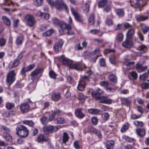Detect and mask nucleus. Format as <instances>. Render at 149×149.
Returning <instances> with one entry per match:
<instances>
[{"label": "nucleus", "mask_w": 149, "mask_h": 149, "mask_svg": "<svg viewBox=\"0 0 149 149\" xmlns=\"http://www.w3.org/2000/svg\"><path fill=\"white\" fill-rule=\"evenodd\" d=\"M134 33L135 31L134 29H130L127 33L126 38L128 39H132Z\"/></svg>", "instance_id": "4be33fe9"}, {"label": "nucleus", "mask_w": 149, "mask_h": 149, "mask_svg": "<svg viewBox=\"0 0 149 149\" xmlns=\"http://www.w3.org/2000/svg\"><path fill=\"white\" fill-rule=\"evenodd\" d=\"M61 127L59 125L54 126L52 125H48L44 127H43V130L46 134H51L57 131Z\"/></svg>", "instance_id": "7ed1b4c3"}, {"label": "nucleus", "mask_w": 149, "mask_h": 149, "mask_svg": "<svg viewBox=\"0 0 149 149\" xmlns=\"http://www.w3.org/2000/svg\"><path fill=\"white\" fill-rule=\"evenodd\" d=\"M131 76L134 79H136L138 77L137 73L134 71H132L131 73Z\"/></svg>", "instance_id": "052dcab7"}, {"label": "nucleus", "mask_w": 149, "mask_h": 149, "mask_svg": "<svg viewBox=\"0 0 149 149\" xmlns=\"http://www.w3.org/2000/svg\"><path fill=\"white\" fill-rule=\"evenodd\" d=\"M71 10L73 15L74 16L75 20L79 22H82L83 21L82 16L80 15L78 12L73 8L71 7Z\"/></svg>", "instance_id": "0eeeda50"}, {"label": "nucleus", "mask_w": 149, "mask_h": 149, "mask_svg": "<svg viewBox=\"0 0 149 149\" xmlns=\"http://www.w3.org/2000/svg\"><path fill=\"white\" fill-rule=\"evenodd\" d=\"M1 131L3 132V136L7 141L11 142L12 139L11 136L9 134L10 130L4 126H2L1 128Z\"/></svg>", "instance_id": "20e7f679"}, {"label": "nucleus", "mask_w": 149, "mask_h": 149, "mask_svg": "<svg viewBox=\"0 0 149 149\" xmlns=\"http://www.w3.org/2000/svg\"><path fill=\"white\" fill-rule=\"evenodd\" d=\"M47 117L46 116H43L40 119L41 123L43 125H46L48 123Z\"/></svg>", "instance_id": "e433bc0d"}, {"label": "nucleus", "mask_w": 149, "mask_h": 149, "mask_svg": "<svg viewBox=\"0 0 149 149\" xmlns=\"http://www.w3.org/2000/svg\"><path fill=\"white\" fill-rule=\"evenodd\" d=\"M139 62L136 64L135 68L139 72H143L147 69L148 68L147 66H143Z\"/></svg>", "instance_id": "1a4fd4ad"}, {"label": "nucleus", "mask_w": 149, "mask_h": 149, "mask_svg": "<svg viewBox=\"0 0 149 149\" xmlns=\"http://www.w3.org/2000/svg\"><path fill=\"white\" fill-rule=\"evenodd\" d=\"M61 61L65 65H68L69 66L72 63V61L66 58L64 56L62 55L61 56Z\"/></svg>", "instance_id": "4468645a"}, {"label": "nucleus", "mask_w": 149, "mask_h": 149, "mask_svg": "<svg viewBox=\"0 0 149 149\" xmlns=\"http://www.w3.org/2000/svg\"><path fill=\"white\" fill-rule=\"evenodd\" d=\"M43 1V0H35L34 4L36 6H39L41 5Z\"/></svg>", "instance_id": "3c124183"}, {"label": "nucleus", "mask_w": 149, "mask_h": 149, "mask_svg": "<svg viewBox=\"0 0 149 149\" xmlns=\"http://www.w3.org/2000/svg\"><path fill=\"white\" fill-rule=\"evenodd\" d=\"M49 75L50 77L53 79H55L57 75L53 70L50 71L49 72Z\"/></svg>", "instance_id": "603ef678"}, {"label": "nucleus", "mask_w": 149, "mask_h": 149, "mask_svg": "<svg viewBox=\"0 0 149 149\" xmlns=\"http://www.w3.org/2000/svg\"><path fill=\"white\" fill-rule=\"evenodd\" d=\"M57 121V124H62L65 123V121L64 119L62 118H58L55 120Z\"/></svg>", "instance_id": "c03bdc74"}, {"label": "nucleus", "mask_w": 149, "mask_h": 149, "mask_svg": "<svg viewBox=\"0 0 149 149\" xmlns=\"http://www.w3.org/2000/svg\"><path fill=\"white\" fill-rule=\"evenodd\" d=\"M131 6L134 8H139L141 7V6L140 3L138 1L135 3V6H134L132 4L131 5Z\"/></svg>", "instance_id": "69168bd1"}, {"label": "nucleus", "mask_w": 149, "mask_h": 149, "mask_svg": "<svg viewBox=\"0 0 149 149\" xmlns=\"http://www.w3.org/2000/svg\"><path fill=\"white\" fill-rule=\"evenodd\" d=\"M63 44V42L61 40H59L58 42L55 43L54 49L55 52L58 53L61 47Z\"/></svg>", "instance_id": "f8f14e48"}, {"label": "nucleus", "mask_w": 149, "mask_h": 149, "mask_svg": "<svg viewBox=\"0 0 149 149\" xmlns=\"http://www.w3.org/2000/svg\"><path fill=\"white\" fill-rule=\"evenodd\" d=\"M114 141L113 140L108 141L107 143L106 147L107 149L113 148L114 145Z\"/></svg>", "instance_id": "bb28decb"}, {"label": "nucleus", "mask_w": 149, "mask_h": 149, "mask_svg": "<svg viewBox=\"0 0 149 149\" xmlns=\"http://www.w3.org/2000/svg\"><path fill=\"white\" fill-rule=\"evenodd\" d=\"M75 113L76 116L80 119L83 118L85 116V114L82 112L81 109L80 108L76 109L75 111Z\"/></svg>", "instance_id": "2eb2a0df"}, {"label": "nucleus", "mask_w": 149, "mask_h": 149, "mask_svg": "<svg viewBox=\"0 0 149 149\" xmlns=\"http://www.w3.org/2000/svg\"><path fill=\"white\" fill-rule=\"evenodd\" d=\"M122 103L125 105L128 106L130 103V101L128 98H121Z\"/></svg>", "instance_id": "72a5a7b5"}, {"label": "nucleus", "mask_w": 149, "mask_h": 149, "mask_svg": "<svg viewBox=\"0 0 149 149\" xmlns=\"http://www.w3.org/2000/svg\"><path fill=\"white\" fill-rule=\"evenodd\" d=\"M117 77L114 74H111L109 77V80L111 83L115 84L117 81Z\"/></svg>", "instance_id": "5701e85b"}, {"label": "nucleus", "mask_w": 149, "mask_h": 149, "mask_svg": "<svg viewBox=\"0 0 149 149\" xmlns=\"http://www.w3.org/2000/svg\"><path fill=\"white\" fill-rule=\"evenodd\" d=\"M129 127V125L128 123H126L121 128L120 131L122 133L124 132L128 129Z\"/></svg>", "instance_id": "2f4dec72"}, {"label": "nucleus", "mask_w": 149, "mask_h": 149, "mask_svg": "<svg viewBox=\"0 0 149 149\" xmlns=\"http://www.w3.org/2000/svg\"><path fill=\"white\" fill-rule=\"evenodd\" d=\"M47 1L50 5L55 6L59 10H61L64 8L67 12L68 11V6L64 0H56L54 2L52 0H47Z\"/></svg>", "instance_id": "f257e3e1"}, {"label": "nucleus", "mask_w": 149, "mask_h": 149, "mask_svg": "<svg viewBox=\"0 0 149 149\" xmlns=\"http://www.w3.org/2000/svg\"><path fill=\"white\" fill-rule=\"evenodd\" d=\"M86 87V84L84 81H80L78 85L77 88L78 90L83 91Z\"/></svg>", "instance_id": "a211bd4d"}, {"label": "nucleus", "mask_w": 149, "mask_h": 149, "mask_svg": "<svg viewBox=\"0 0 149 149\" xmlns=\"http://www.w3.org/2000/svg\"><path fill=\"white\" fill-rule=\"evenodd\" d=\"M35 66V65L33 64L29 65L27 67V70H28L29 71L31 70Z\"/></svg>", "instance_id": "338daca9"}, {"label": "nucleus", "mask_w": 149, "mask_h": 149, "mask_svg": "<svg viewBox=\"0 0 149 149\" xmlns=\"http://www.w3.org/2000/svg\"><path fill=\"white\" fill-rule=\"evenodd\" d=\"M54 32V30L52 29H51L43 33L42 35L44 36H49L52 35Z\"/></svg>", "instance_id": "393cba45"}, {"label": "nucleus", "mask_w": 149, "mask_h": 149, "mask_svg": "<svg viewBox=\"0 0 149 149\" xmlns=\"http://www.w3.org/2000/svg\"><path fill=\"white\" fill-rule=\"evenodd\" d=\"M41 72V69H37L33 71L31 74V75L32 77V79L34 80L35 79H36L38 75Z\"/></svg>", "instance_id": "dca6fc26"}, {"label": "nucleus", "mask_w": 149, "mask_h": 149, "mask_svg": "<svg viewBox=\"0 0 149 149\" xmlns=\"http://www.w3.org/2000/svg\"><path fill=\"white\" fill-rule=\"evenodd\" d=\"M48 137L47 136H44L43 135H39L37 138V140L38 142H43L48 141Z\"/></svg>", "instance_id": "aec40b11"}, {"label": "nucleus", "mask_w": 149, "mask_h": 149, "mask_svg": "<svg viewBox=\"0 0 149 149\" xmlns=\"http://www.w3.org/2000/svg\"><path fill=\"white\" fill-rule=\"evenodd\" d=\"M105 23L107 25L110 26L113 24V21L111 19H108L106 20Z\"/></svg>", "instance_id": "4d7b16f0"}, {"label": "nucleus", "mask_w": 149, "mask_h": 149, "mask_svg": "<svg viewBox=\"0 0 149 149\" xmlns=\"http://www.w3.org/2000/svg\"><path fill=\"white\" fill-rule=\"evenodd\" d=\"M24 124L30 126L32 127L34 125V123L32 120H24L23 121Z\"/></svg>", "instance_id": "37998d69"}, {"label": "nucleus", "mask_w": 149, "mask_h": 149, "mask_svg": "<svg viewBox=\"0 0 149 149\" xmlns=\"http://www.w3.org/2000/svg\"><path fill=\"white\" fill-rule=\"evenodd\" d=\"M2 19L4 24L7 26H10L11 24V22L9 19L6 16H3Z\"/></svg>", "instance_id": "cd10ccee"}, {"label": "nucleus", "mask_w": 149, "mask_h": 149, "mask_svg": "<svg viewBox=\"0 0 149 149\" xmlns=\"http://www.w3.org/2000/svg\"><path fill=\"white\" fill-rule=\"evenodd\" d=\"M130 39H128L126 38L125 41L122 43L123 46L125 48H130L133 45L134 43Z\"/></svg>", "instance_id": "9b49d317"}, {"label": "nucleus", "mask_w": 149, "mask_h": 149, "mask_svg": "<svg viewBox=\"0 0 149 149\" xmlns=\"http://www.w3.org/2000/svg\"><path fill=\"white\" fill-rule=\"evenodd\" d=\"M61 98V94L59 93H53L52 96V100L54 101L59 100Z\"/></svg>", "instance_id": "6ab92c4d"}, {"label": "nucleus", "mask_w": 149, "mask_h": 149, "mask_svg": "<svg viewBox=\"0 0 149 149\" xmlns=\"http://www.w3.org/2000/svg\"><path fill=\"white\" fill-rule=\"evenodd\" d=\"M91 122L93 125H96L97 124L98 120L96 117H93L91 118Z\"/></svg>", "instance_id": "864d4df0"}, {"label": "nucleus", "mask_w": 149, "mask_h": 149, "mask_svg": "<svg viewBox=\"0 0 149 149\" xmlns=\"http://www.w3.org/2000/svg\"><path fill=\"white\" fill-rule=\"evenodd\" d=\"M83 10L84 12L87 13L89 10V5L87 3L85 4V6L84 7Z\"/></svg>", "instance_id": "6e6d98bb"}, {"label": "nucleus", "mask_w": 149, "mask_h": 149, "mask_svg": "<svg viewBox=\"0 0 149 149\" xmlns=\"http://www.w3.org/2000/svg\"><path fill=\"white\" fill-rule=\"evenodd\" d=\"M91 94L93 97L98 100H99L100 97H101L100 96V95L96 91L95 92L94 91H92Z\"/></svg>", "instance_id": "79ce46f5"}, {"label": "nucleus", "mask_w": 149, "mask_h": 149, "mask_svg": "<svg viewBox=\"0 0 149 149\" xmlns=\"http://www.w3.org/2000/svg\"><path fill=\"white\" fill-rule=\"evenodd\" d=\"M141 85V88H143L147 89L149 88V84L147 83H142Z\"/></svg>", "instance_id": "8fccbe9b"}, {"label": "nucleus", "mask_w": 149, "mask_h": 149, "mask_svg": "<svg viewBox=\"0 0 149 149\" xmlns=\"http://www.w3.org/2000/svg\"><path fill=\"white\" fill-rule=\"evenodd\" d=\"M116 13L119 17L123 16L124 15V12L122 9H118L116 10Z\"/></svg>", "instance_id": "c9c22d12"}, {"label": "nucleus", "mask_w": 149, "mask_h": 149, "mask_svg": "<svg viewBox=\"0 0 149 149\" xmlns=\"http://www.w3.org/2000/svg\"><path fill=\"white\" fill-rule=\"evenodd\" d=\"M100 65L102 66H104L106 64L105 60L103 58H102L100 59Z\"/></svg>", "instance_id": "0e129e2a"}, {"label": "nucleus", "mask_w": 149, "mask_h": 149, "mask_svg": "<svg viewBox=\"0 0 149 149\" xmlns=\"http://www.w3.org/2000/svg\"><path fill=\"white\" fill-rule=\"evenodd\" d=\"M25 19L27 22L28 25L30 27L33 26L36 23L34 17L31 15L28 14L25 15Z\"/></svg>", "instance_id": "423d86ee"}, {"label": "nucleus", "mask_w": 149, "mask_h": 149, "mask_svg": "<svg viewBox=\"0 0 149 149\" xmlns=\"http://www.w3.org/2000/svg\"><path fill=\"white\" fill-rule=\"evenodd\" d=\"M100 50L99 48H97L95 49L94 51L91 53V54L93 55H95L96 54H98L100 53Z\"/></svg>", "instance_id": "680f3d73"}, {"label": "nucleus", "mask_w": 149, "mask_h": 149, "mask_svg": "<svg viewBox=\"0 0 149 149\" xmlns=\"http://www.w3.org/2000/svg\"><path fill=\"white\" fill-rule=\"evenodd\" d=\"M74 147L77 149H79L80 148V146L79 144V141H76L74 143Z\"/></svg>", "instance_id": "e2e57ef3"}, {"label": "nucleus", "mask_w": 149, "mask_h": 149, "mask_svg": "<svg viewBox=\"0 0 149 149\" xmlns=\"http://www.w3.org/2000/svg\"><path fill=\"white\" fill-rule=\"evenodd\" d=\"M30 106L28 103H24L21 104L20 106V109L21 112L23 113H26L30 109Z\"/></svg>", "instance_id": "6e6552de"}, {"label": "nucleus", "mask_w": 149, "mask_h": 149, "mask_svg": "<svg viewBox=\"0 0 149 149\" xmlns=\"http://www.w3.org/2000/svg\"><path fill=\"white\" fill-rule=\"evenodd\" d=\"M107 1L106 0H102L98 3V6L99 7H102L105 6L107 3Z\"/></svg>", "instance_id": "ea45409f"}, {"label": "nucleus", "mask_w": 149, "mask_h": 149, "mask_svg": "<svg viewBox=\"0 0 149 149\" xmlns=\"http://www.w3.org/2000/svg\"><path fill=\"white\" fill-rule=\"evenodd\" d=\"M51 112L48 120L50 122L54 120L55 116H58L61 113V111L59 110L56 111L52 110L51 111Z\"/></svg>", "instance_id": "ddd939ff"}, {"label": "nucleus", "mask_w": 149, "mask_h": 149, "mask_svg": "<svg viewBox=\"0 0 149 149\" xmlns=\"http://www.w3.org/2000/svg\"><path fill=\"white\" fill-rule=\"evenodd\" d=\"M88 22L90 25H93L94 23V16L93 13L91 14L88 17Z\"/></svg>", "instance_id": "c85d7f7f"}, {"label": "nucleus", "mask_w": 149, "mask_h": 149, "mask_svg": "<svg viewBox=\"0 0 149 149\" xmlns=\"http://www.w3.org/2000/svg\"><path fill=\"white\" fill-rule=\"evenodd\" d=\"M69 67L71 68L75 69V70H81V66L80 65L78 64H74L72 63L70 65Z\"/></svg>", "instance_id": "a878e982"}, {"label": "nucleus", "mask_w": 149, "mask_h": 149, "mask_svg": "<svg viewBox=\"0 0 149 149\" xmlns=\"http://www.w3.org/2000/svg\"><path fill=\"white\" fill-rule=\"evenodd\" d=\"M15 105L13 103L9 102H6V108L9 110L11 109Z\"/></svg>", "instance_id": "58836bf2"}, {"label": "nucleus", "mask_w": 149, "mask_h": 149, "mask_svg": "<svg viewBox=\"0 0 149 149\" xmlns=\"http://www.w3.org/2000/svg\"><path fill=\"white\" fill-rule=\"evenodd\" d=\"M100 84L102 86H108V83L107 81H102Z\"/></svg>", "instance_id": "774afa93"}, {"label": "nucleus", "mask_w": 149, "mask_h": 149, "mask_svg": "<svg viewBox=\"0 0 149 149\" xmlns=\"http://www.w3.org/2000/svg\"><path fill=\"white\" fill-rule=\"evenodd\" d=\"M93 131L99 138H102L101 134L99 130L96 129H94L93 130Z\"/></svg>", "instance_id": "49530a36"}, {"label": "nucleus", "mask_w": 149, "mask_h": 149, "mask_svg": "<svg viewBox=\"0 0 149 149\" xmlns=\"http://www.w3.org/2000/svg\"><path fill=\"white\" fill-rule=\"evenodd\" d=\"M99 100H100V102L101 103L110 104L112 103L111 100L108 98L107 96H101Z\"/></svg>", "instance_id": "9d476101"}, {"label": "nucleus", "mask_w": 149, "mask_h": 149, "mask_svg": "<svg viewBox=\"0 0 149 149\" xmlns=\"http://www.w3.org/2000/svg\"><path fill=\"white\" fill-rule=\"evenodd\" d=\"M24 40L23 36H21L18 37L16 40V43L18 45H21Z\"/></svg>", "instance_id": "f704fd0d"}, {"label": "nucleus", "mask_w": 149, "mask_h": 149, "mask_svg": "<svg viewBox=\"0 0 149 149\" xmlns=\"http://www.w3.org/2000/svg\"><path fill=\"white\" fill-rule=\"evenodd\" d=\"M20 63V61L19 60L15 59L13 61L11 62L8 65V68L11 69L17 66Z\"/></svg>", "instance_id": "f3484780"}, {"label": "nucleus", "mask_w": 149, "mask_h": 149, "mask_svg": "<svg viewBox=\"0 0 149 149\" xmlns=\"http://www.w3.org/2000/svg\"><path fill=\"white\" fill-rule=\"evenodd\" d=\"M140 79L142 81H145L148 78L147 73H145L141 75L139 77Z\"/></svg>", "instance_id": "09e8293b"}, {"label": "nucleus", "mask_w": 149, "mask_h": 149, "mask_svg": "<svg viewBox=\"0 0 149 149\" xmlns=\"http://www.w3.org/2000/svg\"><path fill=\"white\" fill-rule=\"evenodd\" d=\"M141 29L143 33L145 34L149 31V27L145 25L141 26Z\"/></svg>", "instance_id": "de8ad7c7"}, {"label": "nucleus", "mask_w": 149, "mask_h": 149, "mask_svg": "<svg viewBox=\"0 0 149 149\" xmlns=\"http://www.w3.org/2000/svg\"><path fill=\"white\" fill-rule=\"evenodd\" d=\"M16 73L14 70L9 72L6 77V81L8 86H10L15 80Z\"/></svg>", "instance_id": "39448f33"}, {"label": "nucleus", "mask_w": 149, "mask_h": 149, "mask_svg": "<svg viewBox=\"0 0 149 149\" xmlns=\"http://www.w3.org/2000/svg\"><path fill=\"white\" fill-rule=\"evenodd\" d=\"M60 27L62 29H72V27L70 25L63 22L60 23Z\"/></svg>", "instance_id": "c756f323"}, {"label": "nucleus", "mask_w": 149, "mask_h": 149, "mask_svg": "<svg viewBox=\"0 0 149 149\" xmlns=\"http://www.w3.org/2000/svg\"><path fill=\"white\" fill-rule=\"evenodd\" d=\"M137 49L139 51H144L147 49V47L146 46L141 45L138 47Z\"/></svg>", "instance_id": "a18cd8bd"}, {"label": "nucleus", "mask_w": 149, "mask_h": 149, "mask_svg": "<svg viewBox=\"0 0 149 149\" xmlns=\"http://www.w3.org/2000/svg\"><path fill=\"white\" fill-rule=\"evenodd\" d=\"M63 138V143H65L68 140L69 137L68 134L65 132L64 133Z\"/></svg>", "instance_id": "4c0bfd02"}, {"label": "nucleus", "mask_w": 149, "mask_h": 149, "mask_svg": "<svg viewBox=\"0 0 149 149\" xmlns=\"http://www.w3.org/2000/svg\"><path fill=\"white\" fill-rule=\"evenodd\" d=\"M136 134L140 137L144 136L146 134V131L143 129L138 128L136 129Z\"/></svg>", "instance_id": "412c9836"}, {"label": "nucleus", "mask_w": 149, "mask_h": 149, "mask_svg": "<svg viewBox=\"0 0 149 149\" xmlns=\"http://www.w3.org/2000/svg\"><path fill=\"white\" fill-rule=\"evenodd\" d=\"M89 113L92 114H97L99 113L100 111L96 109H88Z\"/></svg>", "instance_id": "b1692460"}, {"label": "nucleus", "mask_w": 149, "mask_h": 149, "mask_svg": "<svg viewBox=\"0 0 149 149\" xmlns=\"http://www.w3.org/2000/svg\"><path fill=\"white\" fill-rule=\"evenodd\" d=\"M16 134L19 136L26 138L29 134V131L27 128L23 125L17 127L16 128Z\"/></svg>", "instance_id": "f03ea898"}, {"label": "nucleus", "mask_w": 149, "mask_h": 149, "mask_svg": "<svg viewBox=\"0 0 149 149\" xmlns=\"http://www.w3.org/2000/svg\"><path fill=\"white\" fill-rule=\"evenodd\" d=\"M148 17L147 16L140 15L136 18V20L138 21H143L146 20Z\"/></svg>", "instance_id": "7c9ffc66"}, {"label": "nucleus", "mask_w": 149, "mask_h": 149, "mask_svg": "<svg viewBox=\"0 0 149 149\" xmlns=\"http://www.w3.org/2000/svg\"><path fill=\"white\" fill-rule=\"evenodd\" d=\"M89 77L86 76H82L81 79L80 81H84L85 83L89 81Z\"/></svg>", "instance_id": "bf43d9fd"}, {"label": "nucleus", "mask_w": 149, "mask_h": 149, "mask_svg": "<svg viewBox=\"0 0 149 149\" xmlns=\"http://www.w3.org/2000/svg\"><path fill=\"white\" fill-rule=\"evenodd\" d=\"M6 43V40L3 38L0 39V46L3 47L5 45Z\"/></svg>", "instance_id": "13d9d810"}, {"label": "nucleus", "mask_w": 149, "mask_h": 149, "mask_svg": "<svg viewBox=\"0 0 149 149\" xmlns=\"http://www.w3.org/2000/svg\"><path fill=\"white\" fill-rule=\"evenodd\" d=\"M123 38V35L122 33H118L116 36V39L118 41L120 42L122 41Z\"/></svg>", "instance_id": "a19ab883"}, {"label": "nucleus", "mask_w": 149, "mask_h": 149, "mask_svg": "<svg viewBox=\"0 0 149 149\" xmlns=\"http://www.w3.org/2000/svg\"><path fill=\"white\" fill-rule=\"evenodd\" d=\"M133 123L135 126L137 127H142L143 125V123L142 122L139 121H135Z\"/></svg>", "instance_id": "5fc2aeb1"}, {"label": "nucleus", "mask_w": 149, "mask_h": 149, "mask_svg": "<svg viewBox=\"0 0 149 149\" xmlns=\"http://www.w3.org/2000/svg\"><path fill=\"white\" fill-rule=\"evenodd\" d=\"M110 62L113 64H116L117 62V60L115 56L114 55L110 56L109 58Z\"/></svg>", "instance_id": "473e14b6"}]
</instances>
